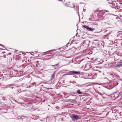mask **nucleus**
<instances>
[{
  "instance_id": "obj_1",
  "label": "nucleus",
  "mask_w": 122,
  "mask_h": 122,
  "mask_svg": "<svg viewBox=\"0 0 122 122\" xmlns=\"http://www.w3.org/2000/svg\"><path fill=\"white\" fill-rule=\"evenodd\" d=\"M74 74H76L77 75H79L80 73L79 71H70L68 74H66V75H73Z\"/></svg>"
},
{
  "instance_id": "obj_2",
  "label": "nucleus",
  "mask_w": 122,
  "mask_h": 122,
  "mask_svg": "<svg viewBox=\"0 0 122 122\" xmlns=\"http://www.w3.org/2000/svg\"><path fill=\"white\" fill-rule=\"evenodd\" d=\"M70 117L74 121L77 120L78 119L80 118V116L74 114H72Z\"/></svg>"
},
{
  "instance_id": "obj_3",
  "label": "nucleus",
  "mask_w": 122,
  "mask_h": 122,
  "mask_svg": "<svg viewBox=\"0 0 122 122\" xmlns=\"http://www.w3.org/2000/svg\"><path fill=\"white\" fill-rule=\"evenodd\" d=\"M82 26L83 27L86 28L88 31H92L95 30V28L89 27L88 26L86 25H83Z\"/></svg>"
},
{
  "instance_id": "obj_4",
  "label": "nucleus",
  "mask_w": 122,
  "mask_h": 122,
  "mask_svg": "<svg viewBox=\"0 0 122 122\" xmlns=\"http://www.w3.org/2000/svg\"><path fill=\"white\" fill-rule=\"evenodd\" d=\"M31 55H33L34 57H37L39 56V53L38 52L36 51L35 52H31Z\"/></svg>"
},
{
  "instance_id": "obj_5",
  "label": "nucleus",
  "mask_w": 122,
  "mask_h": 122,
  "mask_svg": "<svg viewBox=\"0 0 122 122\" xmlns=\"http://www.w3.org/2000/svg\"><path fill=\"white\" fill-rule=\"evenodd\" d=\"M51 66H53V67H54V69H56L57 68L60 67V66L59 65V63L55 65H51Z\"/></svg>"
},
{
  "instance_id": "obj_6",
  "label": "nucleus",
  "mask_w": 122,
  "mask_h": 122,
  "mask_svg": "<svg viewBox=\"0 0 122 122\" xmlns=\"http://www.w3.org/2000/svg\"><path fill=\"white\" fill-rule=\"evenodd\" d=\"M77 93L79 94H82V92H81L80 90L78 89L77 91Z\"/></svg>"
},
{
  "instance_id": "obj_7",
  "label": "nucleus",
  "mask_w": 122,
  "mask_h": 122,
  "mask_svg": "<svg viewBox=\"0 0 122 122\" xmlns=\"http://www.w3.org/2000/svg\"><path fill=\"white\" fill-rule=\"evenodd\" d=\"M85 84H84L80 85H76V86H78L80 87H84L85 86Z\"/></svg>"
},
{
  "instance_id": "obj_8",
  "label": "nucleus",
  "mask_w": 122,
  "mask_h": 122,
  "mask_svg": "<svg viewBox=\"0 0 122 122\" xmlns=\"http://www.w3.org/2000/svg\"><path fill=\"white\" fill-rule=\"evenodd\" d=\"M95 71H96V73H97V74L100 73L101 72V71H100V70H95Z\"/></svg>"
},
{
  "instance_id": "obj_9",
  "label": "nucleus",
  "mask_w": 122,
  "mask_h": 122,
  "mask_svg": "<svg viewBox=\"0 0 122 122\" xmlns=\"http://www.w3.org/2000/svg\"><path fill=\"white\" fill-rule=\"evenodd\" d=\"M119 62L120 63V65H122V60H120L119 61Z\"/></svg>"
},
{
  "instance_id": "obj_10",
  "label": "nucleus",
  "mask_w": 122,
  "mask_h": 122,
  "mask_svg": "<svg viewBox=\"0 0 122 122\" xmlns=\"http://www.w3.org/2000/svg\"><path fill=\"white\" fill-rule=\"evenodd\" d=\"M121 35H122L121 34H119L117 35V37H121Z\"/></svg>"
},
{
  "instance_id": "obj_11",
  "label": "nucleus",
  "mask_w": 122,
  "mask_h": 122,
  "mask_svg": "<svg viewBox=\"0 0 122 122\" xmlns=\"http://www.w3.org/2000/svg\"><path fill=\"white\" fill-rule=\"evenodd\" d=\"M91 66V65H90V64H86V67L87 66Z\"/></svg>"
},
{
  "instance_id": "obj_12",
  "label": "nucleus",
  "mask_w": 122,
  "mask_h": 122,
  "mask_svg": "<svg viewBox=\"0 0 122 122\" xmlns=\"http://www.w3.org/2000/svg\"><path fill=\"white\" fill-rule=\"evenodd\" d=\"M108 36V35H105L104 36V37L105 38H107V36Z\"/></svg>"
},
{
  "instance_id": "obj_13",
  "label": "nucleus",
  "mask_w": 122,
  "mask_h": 122,
  "mask_svg": "<svg viewBox=\"0 0 122 122\" xmlns=\"http://www.w3.org/2000/svg\"><path fill=\"white\" fill-rule=\"evenodd\" d=\"M84 42L85 43H86L87 42H89V41H85Z\"/></svg>"
},
{
  "instance_id": "obj_14",
  "label": "nucleus",
  "mask_w": 122,
  "mask_h": 122,
  "mask_svg": "<svg viewBox=\"0 0 122 122\" xmlns=\"http://www.w3.org/2000/svg\"><path fill=\"white\" fill-rule=\"evenodd\" d=\"M73 83L74 84H75V83L76 84V83L75 81H73Z\"/></svg>"
},
{
  "instance_id": "obj_15",
  "label": "nucleus",
  "mask_w": 122,
  "mask_h": 122,
  "mask_svg": "<svg viewBox=\"0 0 122 122\" xmlns=\"http://www.w3.org/2000/svg\"><path fill=\"white\" fill-rule=\"evenodd\" d=\"M73 83L74 84H75V83L76 84V83L75 81H73Z\"/></svg>"
},
{
  "instance_id": "obj_16",
  "label": "nucleus",
  "mask_w": 122,
  "mask_h": 122,
  "mask_svg": "<svg viewBox=\"0 0 122 122\" xmlns=\"http://www.w3.org/2000/svg\"><path fill=\"white\" fill-rule=\"evenodd\" d=\"M56 50H50L49 51H55Z\"/></svg>"
},
{
  "instance_id": "obj_17",
  "label": "nucleus",
  "mask_w": 122,
  "mask_h": 122,
  "mask_svg": "<svg viewBox=\"0 0 122 122\" xmlns=\"http://www.w3.org/2000/svg\"><path fill=\"white\" fill-rule=\"evenodd\" d=\"M0 45L2 46L3 47H4V46L3 45L0 44Z\"/></svg>"
},
{
  "instance_id": "obj_18",
  "label": "nucleus",
  "mask_w": 122,
  "mask_h": 122,
  "mask_svg": "<svg viewBox=\"0 0 122 122\" xmlns=\"http://www.w3.org/2000/svg\"><path fill=\"white\" fill-rule=\"evenodd\" d=\"M56 108L57 109H58L59 108V107H56Z\"/></svg>"
},
{
  "instance_id": "obj_19",
  "label": "nucleus",
  "mask_w": 122,
  "mask_h": 122,
  "mask_svg": "<svg viewBox=\"0 0 122 122\" xmlns=\"http://www.w3.org/2000/svg\"><path fill=\"white\" fill-rule=\"evenodd\" d=\"M0 49L2 50H4V49H2V48H0Z\"/></svg>"
},
{
  "instance_id": "obj_20",
  "label": "nucleus",
  "mask_w": 122,
  "mask_h": 122,
  "mask_svg": "<svg viewBox=\"0 0 122 122\" xmlns=\"http://www.w3.org/2000/svg\"><path fill=\"white\" fill-rule=\"evenodd\" d=\"M108 38H109L107 37V39H108Z\"/></svg>"
},
{
  "instance_id": "obj_21",
  "label": "nucleus",
  "mask_w": 122,
  "mask_h": 122,
  "mask_svg": "<svg viewBox=\"0 0 122 122\" xmlns=\"http://www.w3.org/2000/svg\"><path fill=\"white\" fill-rule=\"evenodd\" d=\"M89 20H91V19H90V18H89Z\"/></svg>"
},
{
  "instance_id": "obj_22",
  "label": "nucleus",
  "mask_w": 122,
  "mask_h": 122,
  "mask_svg": "<svg viewBox=\"0 0 122 122\" xmlns=\"http://www.w3.org/2000/svg\"><path fill=\"white\" fill-rule=\"evenodd\" d=\"M66 97V98H67V97Z\"/></svg>"
},
{
  "instance_id": "obj_23",
  "label": "nucleus",
  "mask_w": 122,
  "mask_h": 122,
  "mask_svg": "<svg viewBox=\"0 0 122 122\" xmlns=\"http://www.w3.org/2000/svg\"><path fill=\"white\" fill-rule=\"evenodd\" d=\"M14 88V87H12L11 88H12V89L13 88Z\"/></svg>"
},
{
  "instance_id": "obj_24",
  "label": "nucleus",
  "mask_w": 122,
  "mask_h": 122,
  "mask_svg": "<svg viewBox=\"0 0 122 122\" xmlns=\"http://www.w3.org/2000/svg\"><path fill=\"white\" fill-rule=\"evenodd\" d=\"M84 10V11H84V10H84H84Z\"/></svg>"
},
{
  "instance_id": "obj_25",
  "label": "nucleus",
  "mask_w": 122,
  "mask_h": 122,
  "mask_svg": "<svg viewBox=\"0 0 122 122\" xmlns=\"http://www.w3.org/2000/svg\"><path fill=\"white\" fill-rule=\"evenodd\" d=\"M84 10V11H84V10H84H84Z\"/></svg>"
},
{
  "instance_id": "obj_26",
  "label": "nucleus",
  "mask_w": 122,
  "mask_h": 122,
  "mask_svg": "<svg viewBox=\"0 0 122 122\" xmlns=\"http://www.w3.org/2000/svg\"><path fill=\"white\" fill-rule=\"evenodd\" d=\"M84 10V11H84V10H84H84Z\"/></svg>"
},
{
  "instance_id": "obj_27",
  "label": "nucleus",
  "mask_w": 122,
  "mask_h": 122,
  "mask_svg": "<svg viewBox=\"0 0 122 122\" xmlns=\"http://www.w3.org/2000/svg\"><path fill=\"white\" fill-rule=\"evenodd\" d=\"M77 34H76V36H77Z\"/></svg>"
},
{
  "instance_id": "obj_28",
  "label": "nucleus",
  "mask_w": 122,
  "mask_h": 122,
  "mask_svg": "<svg viewBox=\"0 0 122 122\" xmlns=\"http://www.w3.org/2000/svg\"><path fill=\"white\" fill-rule=\"evenodd\" d=\"M32 102V101H31V103Z\"/></svg>"
},
{
  "instance_id": "obj_29",
  "label": "nucleus",
  "mask_w": 122,
  "mask_h": 122,
  "mask_svg": "<svg viewBox=\"0 0 122 122\" xmlns=\"http://www.w3.org/2000/svg\"><path fill=\"white\" fill-rule=\"evenodd\" d=\"M29 77H30V76H29V77H28V78H29Z\"/></svg>"
},
{
  "instance_id": "obj_30",
  "label": "nucleus",
  "mask_w": 122,
  "mask_h": 122,
  "mask_svg": "<svg viewBox=\"0 0 122 122\" xmlns=\"http://www.w3.org/2000/svg\"><path fill=\"white\" fill-rule=\"evenodd\" d=\"M30 86H29V87H30Z\"/></svg>"
},
{
  "instance_id": "obj_31",
  "label": "nucleus",
  "mask_w": 122,
  "mask_h": 122,
  "mask_svg": "<svg viewBox=\"0 0 122 122\" xmlns=\"http://www.w3.org/2000/svg\"><path fill=\"white\" fill-rule=\"evenodd\" d=\"M112 4H114V3H112Z\"/></svg>"
}]
</instances>
